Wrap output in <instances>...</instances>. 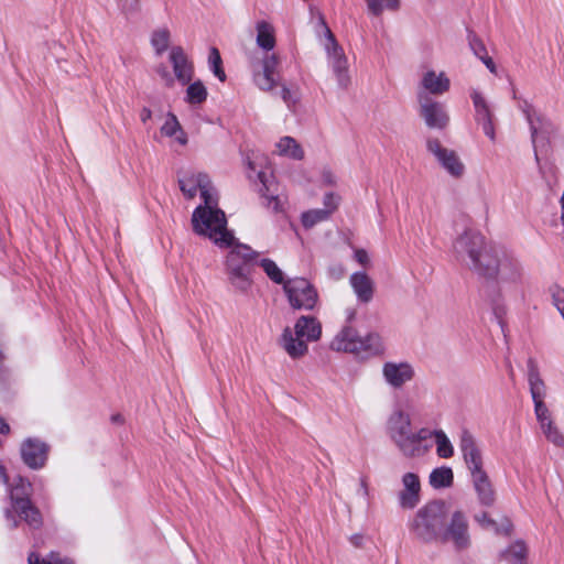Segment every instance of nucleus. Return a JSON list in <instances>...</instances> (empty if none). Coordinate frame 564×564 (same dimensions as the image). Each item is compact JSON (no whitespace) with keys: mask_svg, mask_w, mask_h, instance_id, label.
I'll return each mask as SVG.
<instances>
[{"mask_svg":"<svg viewBox=\"0 0 564 564\" xmlns=\"http://www.w3.org/2000/svg\"><path fill=\"white\" fill-rule=\"evenodd\" d=\"M199 188L204 205L196 207L192 215L193 230L212 239L217 246H229L232 243L234 235L227 229L225 213L217 208V200L212 195V182Z\"/></svg>","mask_w":564,"mask_h":564,"instance_id":"obj_1","label":"nucleus"},{"mask_svg":"<svg viewBox=\"0 0 564 564\" xmlns=\"http://www.w3.org/2000/svg\"><path fill=\"white\" fill-rule=\"evenodd\" d=\"M448 518L449 503L445 500H432L416 511L410 522V531L424 543L440 542Z\"/></svg>","mask_w":564,"mask_h":564,"instance_id":"obj_2","label":"nucleus"},{"mask_svg":"<svg viewBox=\"0 0 564 564\" xmlns=\"http://www.w3.org/2000/svg\"><path fill=\"white\" fill-rule=\"evenodd\" d=\"M226 258V272L230 284L240 293H248L252 286L251 274L254 270L259 252L248 245L235 242Z\"/></svg>","mask_w":564,"mask_h":564,"instance_id":"obj_3","label":"nucleus"},{"mask_svg":"<svg viewBox=\"0 0 564 564\" xmlns=\"http://www.w3.org/2000/svg\"><path fill=\"white\" fill-rule=\"evenodd\" d=\"M322 335V325L314 316H301L294 329L285 327L280 338V345L293 359L303 357L308 348L307 341H316Z\"/></svg>","mask_w":564,"mask_h":564,"instance_id":"obj_4","label":"nucleus"},{"mask_svg":"<svg viewBox=\"0 0 564 564\" xmlns=\"http://www.w3.org/2000/svg\"><path fill=\"white\" fill-rule=\"evenodd\" d=\"M330 349L335 351L350 352L368 356L379 355L383 351L381 337L377 333H368L360 336L358 332L347 325L344 326L330 343Z\"/></svg>","mask_w":564,"mask_h":564,"instance_id":"obj_5","label":"nucleus"},{"mask_svg":"<svg viewBox=\"0 0 564 564\" xmlns=\"http://www.w3.org/2000/svg\"><path fill=\"white\" fill-rule=\"evenodd\" d=\"M520 108L529 123L534 156L535 161L539 163V154L547 153L551 138L555 134L556 129L547 118L538 112L528 101L524 100L520 105Z\"/></svg>","mask_w":564,"mask_h":564,"instance_id":"obj_6","label":"nucleus"},{"mask_svg":"<svg viewBox=\"0 0 564 564\" xmlns=\"http://www.w3.org/2000/svg\"><path fill=\"white\" fill-rule=\"evenodd\" d=\"M290 306L296 311H313L318 303L316 288L305 278L288 279L283 286Z\"/></svg>","mask_w":564,"mask_h":564,"instance_id":"obj_7","label":"nucleus"},{"mask_svg":"<svg viewBox=\"0 0 564 564\" xmlns=\"http://www.w3.org/2000/svg\"><path fill=\"white\" fill-rule=\"evenodd\" d=\"M440 543H452L456 551L466 550L470 545L469 525L466 514L460 510H452L444 524Z\"/></svg>","mask_w":564,"mask_h":564,"instance_id":"obj_8","label":"nucleus"},{"mask_svg":"<svg viewBox=\"0 0 564 564\" xmlns=\"http://www.w3.org/2000/svg\"><path fill=\"white\" fill-rule=\"evenodd\" d=\"M420 115L425 124L431 129H445L449 123V116L445 106L432 99L425 93H419Z\"/></svg>","mask_w":564,"mask_h":564,"instance_id":"obj_9","label":"nucleus"},{"mask_svg":"<svg viewBox=\"0 0 564 564\" xmlns=\"http://www.w3.org/2000/svg\"><path fill=\"white\" fill-rule=\"evenodd\" d=\"M325 33L327 37L325 48L327 52L328 62L338 80V85L343 88H346L349 83L347 58L344 54L343 48L338 45L334 34L332 33L327 25H325Z\"/></svg>","mask_w":564,"mask_h":564,"instance_id":"obj_10","label":"nucleus"},{"mask_svg":"<svg viewBox=\"0 0 564 564\" xmlns=\"http://www.w3.org/2000/svg\"><path fill=\"white\" fill-rule=\"evenodd\" d=\"M426 148L448 174L454 177H460L463 175L465 170L464 164L454 150L444 148L436 138L427 139Z\"/></svg>","mask_w":564,"mask_h":564,"instance_id":"obj_11","label":"nucleus"},{"mask_svg":"<svg viewBox=\"0 0 564 564\" xmlns=\"http://www.w3.org/2000/svg\"><path fill=\"white\" fill-rule=\"evenodd\" d=\"M50 446L36 437L24 440L20 447L23 463L31 469H41L45 466L48 457Z\"/></svg>","mask_w":564,"mask_h":564,"instance_id":"obj_12","label":"nucleus"},{"mask_svg":"<svg viewBox=\"0 0 564 564\" xmlns=\"http://www.w3.org/2000/svg\"><path fill=\"white\" fill-rule=\"evenodd\" d=\"M459 449L470 476L485 471L481 451L478 447L475 437L468 430H463L460 432Z\"/></svg>","mask_w":564,"mask_h":564,"instance_id":"obj_13","label":"nucleus"},{"mask_svg":"<svg viewBox=\"0 0 564 564\" xmlns=\"http://www.w3.org/2000/svg\"><path fill=\"white\" fill-rule=\"evenodd\" d=\"M432 437V431L421 429L417 432H411L401 438L395 446L405 457H417L424 455L431 448L427 440Z\"/></svg>","mask_w":564,"mask_h":564,"instance_id":"obj_14","label":"nucleus"},{"mask_svg":"<svg viewBox=\"0 0 564 564\" xmlns=\"http://www.w3.org/2000/svg\"><path fill=\"white\" fill-rule=\"evenodd\" d=\"M502 254L505 252L494 247L485 246L476 258L477 260L470 265V269L481 276L494 279L498 275Z\"/></svg>","mask_w":564,"mask_h":564,"instance_id":"obj_15","label":"nucleus"},{"mask_svg":"<svg viewBox=\"0 0 564 564\" xmlns=\"http://www.w3.org/2000/svg\"><path fill=\"white\" fill-rule=\"evenodd\" d=\"M280 58L275 53L265 54L262 58V69L256 72L253 80L256 85L263 91H271L280 85L278 80V67Z\"/></svg>","mask_w":564,"mask_h":564,"instance_id":"obj_16","label":"nucleus"},{"mask_svg":"<svg viewBox=\"0 0 564 564\" xmlns=\"http://www.w3.org/2000/svg\"><path fill=\"white\" fill-rule=\"evenodd\" d=\"M485 246L484 237L479 232L466 230L455 240L454 250L459 258L467 256L470 267Z\"/></svg>","mask_w":564,"mask_h":564,"instance_id":"obj_17","label":"nucleus"},{"mask_svg":"<svg viewBox=\"0 0 564 564\" xmlns=\"http://www.w3.org/2000/svg\"><path fill=\"white\" fill-rule=\"evenodd\" d=\"M382 376L390 387L401 389L414 378L415 371L412 365L406 361H387L382 366Z\"/></svg>","mask_w":564,"mask_h":564,"instance_id":"obj_18","label":"nucleus"},{"mask_svg":"<svg viewBox=\"0 0 564 564\" xmlns=\"http://www.w3.org/2000/svg\"><path fill=\"white\" fill-rule=\"evenodd\" d=\"M403 489L399 492V505L402 509H414L420 502L421 484L419 476L406 473L402 477Z\"/></svg>","mask_w":564,"mask_h":564,"instance_id":"obj_19","label":"nucleus"},{"mask_svg":"<svg viewBox=\"0 0 564 564\" xmlns=\"http://www.w3.org/2000/svg\"><path fill=\"white\" fill-rule=\"evenodd\" d=\"M470 98L475 108V119L482 127L484 133L495 140V128L492 123V112L487 100L484 96L476 89H473L470 93Z\"/></svg>","mask_w":564,"mask_h":564,"instance_id":"obj_20","label":"nucleus"},{"mask_svg":"<svg viewBox=\"0 0 564 564\" xmlns=\"http://www.w3.org/2000/svg\"><path fill=\"white\" fill-rule=\"evenodd\" d=\"M170 62L173 66V72L176 79L182 85H187L193 79L194 66L188 59L183 47L173 46L170 52Z\"/></svg>","mask_w":564,"mask_h":564,"instance_id":"obj_21","label":"nucleus"},{"mask_svg":"<svg viewBox=\"0 0 564 564\" xmlns=\"http://www.w3.org/2000/svg\"><path fill=\"white\" fill-rule=\"evenodd\" d=\"M13 509L19 517L30 527L37 529L42 525L40 510L32 503L30 498L13 496Z\"/></svg>","mask_w":564,"mask_h":564,"instance_id":"obj_22","label":"nucleus"},{"mask_svg":"<svg viewBox=\"0 0 564 564\" xmlns=\"http://www.w3.org/2000/svg\"><path fill=\"white\" fill-rule=\"evenodd\" d=\"M387 429L388 434L394 444L413 432L411 429L410 415L401 410L395 411L390 415Z\"/></svg>","mask_w":564,"mask_h":564,"instance_id":"obj_23","label":"nucleus"},{"mask_svg":"<svg viewBox=\"0 0 564 564\" xmlns=\"http://www.w3.org/2000/svg\"><path fill=\"white\" fill-rule=\"evenodd\" d=\"M471 480L480 505L492 506L496 501V492L487 473L471 475Z\"/></svg>","mask_w":564,"mask_h":564,"instance_id":"obj_24","label":"nucleus"},{"mask_svg":"<svg viewBox=\"0 0 564 564\" xmlns=\"http://www.w3.org/2000/svg\"><path fill=\"white\" fill-rule=\"evenodd\" d=\"M350 285L362 303H369L375 293V283L366 272H355L349 278Z\"/></svg>","mask_w":564,"mask_h":564,"instance_id":"obj_25","label":"nucleus"},{"mask_svg":"<svg viewBox=\"0 0 564 564\" xmlns=\"http://www.w3.org/2000/svg\"><path fill=\"white\" fill-rule=\"evenodd\" d=\"M421 86L425 94L438 96L449 90L451 80L444 72L436 74L434 70H427L421 79Z\"/></svg>","mask_w":564,"mask_h":564,"instance_id":"obj_26","label":"nucleus"},{"mask_svg":"<svg viewBox=\"0 0 564 564\" xmlns=\"http://www.w3.org/2000/svg\"><path fill=\"white\" fill-rule=\"evenodd\" d=\"M209 176L206 173H185L182 177L178 178L180 189L184 194V196L188 199H192L196 196L197 189L204 187V184H207V180Z\"/></svg>","mask_w":564,"mask_h":564,"instance_id":"obj_27","label":"nucleus"},{"mask_svg":"<svg viewBox=\"0 0 564 564\" xmlns=\"http://www.w3.org/2000/svg\"><path fill=\"white\" fill-rule=\"evenodd\" d=\"M528 368V381L533 402L544 401L546 388L544 381L540 377L538 367L532 359H529Z\"/></svg>","mask_w":564,"mask_h":564,"instance_id":"obj_28","label":"nucleus"},{"mask_svg":"<svg viewBox=\"0 0 564 564\" xmlns=\"http://www.w3.org/2000/svg\"><path fill=\"white\" fill-rule=\"evenodd\" d=\"M258 178L261 182L259 194L263 198L262 204L272 212L276 213L280 210L279 196L272 191L273 182H269L264 172L258 173Z\"/></svg>","mask_w":564,"mask_h":564,"instance_id":"obj_29","label":"nucleus"},{"mask_svg":"<svg viewBox=\"0 0 564 564\" xmlns=\"http://www.w3.org/2000/svg\"><path fill=\"white\" fill-rule=\"evenodd\" d=\"M521 265L514 258L502 254L499 263V272L502 280L518 282L521 279Z\"/></svg>","mask_w":564,"mask_h":564,"instance_id":"obj_30","label":"nucleus"},{"mask_svg":"<svg viewBox=\"0 0 564 564\" xmlns=\"http://www.w3.org/2000/svg\"><path fill=\"white\" fill-rule=\"evenodd\" d=\"M527 554L528 550L524 542L519 540L500 553V560L508 564H527Z\"/></svg>","mask_w":564,"mask_h":564,"instance_id":"obj_31","label":"nucleus"},{"mask_svg":"<svg viewBox=\"0 0 564 564\" xmlns=\"http://www.w3.org/2000/svg\"><path fill=\"white\" fill-rule=\"evenodd\" d=\"M257 45L264 50L265 52H269L274 48L275 46V36H274V29L273 26L265 22L260 21L257 23Z\"/></svg>","mask_w":564,"mask_h":564,"instance_id":"obj_32","label":"nucleus"},{"mask_svg":"<svg viewBox=\"0 0 564 564\" xmlns=\"http://www.w3.org/2000/svg\"><path fill=\"white\" fill-rule=\"evenodd\" d=\"M276 148L279 154L282 156H288L293 160L304 159V151L302 147L292 137L281 138L280 141L276 143Z\"/></svg>","mask_w":564,"mask_h":564,"instance_id":"obj_33","label":"nucleus"},{"mask_svg":"<svg viewBox=\"0 0 564 564\" xmlns=\"http://www.w3.org/2000/svg\"><path fill=\"white\" fill-rule=\"evenodd\" d=\"M161 132L166 137L176 135V141L182 145H185L187 143V138L184 131L182 130V127L176 116L172 112L167 113L166 120L161 128Z\"/></svg>","mask_w":564,"mask_h":564,"instance_id":"obj_34","label":"nucleus"},{"mask_svg":"<svg viewBox=\"0 0 564 564\" xmlns=\"http://www.w3.org/2000/svg\"><path fill=\"white\" fill-rule=\"evenodd\" d=\"M453 481L454 474L451 467L442 466L430 474V485L435 489L451 487Z\"/></svg>","mask_w":564,"mask_h":564,"instance_id":"obj_35","label":"nucleus"},{"mask_svg":"<svg viewBox=\"0 0 564 564\" xmlns=\"http://www.w3.org/2000/svg\"><path fill=\"white\" fill-rule=\"evenodd\" d=\"M468 42L474 54L479 57L486 67L491 72H496V65L490 56L487 54V48L484 42L474 33H469Z\"/></svg>","mask_w":564,"mask_h":564,"instance_id":"obj_36","label":"nucleus"},{"mask_svg":"<svg viewBox=\"0 0 564 564\" xmlns=\"http://www.w3.org/2000/svg\"><path fill=\"white\" fill-rule=\"evenodd\" d=\"M432 436L435 437L437 455L442 458L452 457L454 448L446 434L442 430H436L432 431Z\"/></svg>","mask_w":564,"mask_h":564,"instance_id":"obj_37","label":"nucleus"},{"mask_svg":"<svg viewBox=\"0 0 564 564\" xmlns=\"http://www.w3.org/2000/svg\"><path fill=\"white\" fill-rule=\"evenodd\" d=\"M207 98V90L200 80L188 85L186 89V101L192 105H199Z\"/></svg>","mask_w":564,"mask_h":564,"instance_id":"obj_38","label":"nucleus"},{"mask_svg":"<svg viewBox=\"0 0 564 564\" xmlns=\"http://www.w3.org/2000/svg\"><path fill=\"white\" fill-rule=\"evenodd\" d=\"M259 264L271 281L276 284H281L282 288L284 286L288 279L284 278L283 272L273 260L262 259Z\"/></svg>","mask_w":564,"mask_h":564,"instance_id":"obj_39","label":"nucleus"},{"mask_svg":"<svg viewBox=\"0 0 564 564\" xmlns=\"http://www.w3.org/2000/svg\"><path fill=\"white\" fill-rule=\"evenodd\" d=\"M170 31L167 29H159L153 32L151 37V44L158 55H162L169 47L170 44Z\"/></svg>","mask_w":564,"mask_h":564,"instance_id":"obj_40","label":"nucleus"},{"mask_svg":"<svg viewBox=\"0 0 564 564\" xmlns=\"http://www.w3.org/2000/svg\"><path fill=\"white\" fill-rule=\"evenodd\" d=\"M329 218V210L323 208L311 209L302 214V225L305 228H312L316 224L327 220Z\"/></svg>","mask_w":564,"mask_h":564,"instance_id":"obj_41","label":"nucleus"},{"mask_svg":"<svg viewBox=\"0 0 564 564\" xmlns=\"http://www.w3.org/2000/svg\"><path fill=\"white\" fill-rule=\"evenodd\" d=\"M208 63L214 75L220 80H226V74L223 68V61L219 51L216 47H210Z\"/></svg>","mask_w":564,"mask_h":564,"instance_id":"obj_42","label":"nucleus"},{"mask_svg":"<svg viewBox=\"0 0 564 564\" xmlns=\"http://www.w3.org/2000/svg\"><path fill=\"white\" fill-rule=\"evenodd\" d=\"M368 11L373 15H380L384 9L397 10L399 0H366Z\"/></svg>","mask_w":564,"mask_h":564,"instance_id":"obj_43","label":"nucleus"},{"mask_svg":"<svg viewBox=\"0 0 564 564\" xmlns=\"http://www.w3.org/2000/svg\"><path fill=\"white\" fill-rule=\"evenodd\" d=\"M541 429L549 442L557 447H564V435L561 433L558 427L554 425L553 422L550 423V425H545Z\"/></svg>","mask_w":564,"mask_h":564,"instance_id":"obj_44","label":"nucleus"},{"mask_svg":"<svg viewBox=\"0 0 564 564\" xmlns=\"http://www.w3.org/2000/svg\"><path fill=\"white\" fill-rule=\"evenodd\" d=\"M534 412L536 415V420L540 423V426L543 427L545 425H550L552 423L551 412L545 405L544 401L534 403Z\"/></svg>","mask_w":564,"mask_h":564,"instance_id":"obj_45","label":"nucleus"},{"mask_svg":"<svg viewBox=\"0 0 564 564\" xmlns=\"http://www.w3.org/2000/svg\"><path fill=\"white\" fill-rule=\"evenodd\" d=\"M31 482L26 479L19 478V482L11 490V500L13 501V496L26 497L29 498L31 491Z\"/></svg>","mask_w":564,"mask_h":564,"instance_id":"obj_46","label":"nucleus"},{"mask_svg":"<svg viewBox=\"0 0 564 564\" xmlns=\"http://www.w3.org/2000/svg\"><path fill=\"white\" fill-rule=\"evenodd\" d=\"M340 197L334 193H327L324 196V210H329V216L337 209Z\"/></svg>","mask_w":564,"mask_h":564,"instance_id":"obj_47","label":"nucleus"},{"mask_svg":"<svg viewBox=\"0 0 564 564\" xmlns=\"http://www.w3.org/2000/svg\"><path fill=\"white\" fill-rule=\"evenodd\" d=\"M119 8L124 14L134 13L140 8V0H119Z\"/></svg>","mask_w":564,"mask_h":564,"instance_id":"obj_48","label":"nucleus"},{"mask_svg":"<svg viewBox=\"0 0 564 564\" xmlns=\"http://www.w3.org/2000/svg\"><path fill=\"white\" fill-rule=\"evenodd\" d=\"M280 86L282 100L286 104L289 108L293 107L297 101V97L285 85Z\"/></svg>","mask_w":564,"mask_h":564,"instance_id":"obj_49","label":"nucleus"},{"mask_svg":"<svg viewBox=\"0 0 564 564\" xmlns=\"http://www.w3.org/2000/svg\"><path fill=\"white\" fill-rule=\"evenodd\" d=\"M156 73L161 76V78L165 82V85L171 87L174 84V78L169 72L167 67L164 65H160L156 68Z\"/></svg>","mask_w":564,"mask_h":564,"instance_id":"obj_50","label":"nucleus"},{"mask_svg":"<svg viewBox=\"0 0 564 564\" xmlns=\"http://www.w3.org/2000/svg\"><path fill=\"white\" fill-rule=\"evenodd\" d=\"M42 564H73V561L66 557H61L58 554L51 553L46 560L42 561Z\"/></svg>","mask_w":564,"mask_h":564,"instance_id":"obj_51","label":"nucleus"},{"mask_svg":"<svg viewBox=\"0 0 564 564\" xmlns=\"http://www.w3.org/2000/svg\"><path fill=\"white\" fill-rule=\"evenodd\" d=\"M355 259L364 267H367L370 263L368 252L365 249H356Z\"/></svg>","mask_w":564,"mask_h":564,"instance_id":"obj_52","label":"nucleus"},{"mask_svg":"<svg viewBox=\"0 0 564 564\" xmlns=\"http://www.w3.org/2000/svg\"><path fill=\"white\" fill-rule=\"evenodd\" d=\"M476 520H477L480 524H482V525H486V527H496V522H495L492 519H490V518L488 517V513H487V512H482V513H480V514H477V516H476Z\"/></svg>","mask_w":564,"mask_h":564,"instance_id":"obj_53","label":"nucleus"},{"mask_svg":"<svg viewBox=\"0 0 564 564\" xmlns=\"http://www.w3.org/2000/svg\"><path fill=\"white\" fill-rule=\"evenodd\" d=\"M323 182L327 185H334L336 183L335 176L330 171L323 172Z\"/></svg>","mask_w":564,"mask_h":564,"instance_id":"obj_54","label":"nucleus"},{"mask_svg":"<svg viewBox=\"0 0 564 564\" xmlns=\"http://www.w3.org/2000/svg\"><path fill=\"white\" fill-rule=\"evenodd\" d=\"M151 117H152V111L149 108L144 107L140 113L141 121L143 123H145L149 119H151Z\"/></svg>","mask_w":564,"mask_h":564,"instance_id":"obj_55","label":"nucleus"},{"mask_svg":"<svg viewBox=\"0 0 564 564\" xmlns=\"http://www.w3.org/2000/svg\"><path fill=\"white\" fill-rule=\"evenodd\" d=\"M359 492L360 495L364 497V498H367L368 495H369V490H368V486H367V481L365 478H361L360 479V489H359Z\"/></svg>","mask_w":564,"mask_h":564,"instance_id":"obj_56","label":"nucleus"},{"mask_svg":"<svg viewBox=\"0 0 564 564\" xmlns=\"http://www.w3.org/2000/svg\"><path fill=\"white\" fill-rule=\"evenodd\" d=\"M6 518L11 521L12 529L18 528L19 521L14 518L13 512L11 510L6 511Z\"/></svg>","mask_w":564,"mask_h":564,"instance_id":"obj_57","label":"nucleus"},{"mask_svg":"<svg viewBox=\"0 0 564 564\" xmlns=\"http://www.w3.org/2000/svg\"><path fill=\"white\" fill-rule=\"evenodd\" d=\"M496 530L497 532H503L506 535H510L512 532V523L507 520L506 524H503L501 529L497 528Z\"/></svg>","mask_w":564,"mask_h":564,"instance_id":"obj_58","label":"nucleus"},{"mask_svg":"<svg viewBox=\"0 0 564 564\" xmlns=\"http://www.w3.org/2000/svg\"><path fill=\"white\" fill-rule=\"evenodd\" d=\"M553 299H554V303H555L556 307H558V303L563 304V302H564V291H557L553 295Z\"/></svg>","mask_w":564,"mask_h":564,"instance_id":"obj_59","label":"nucleus"},{"mask_svg":"<svg viewBox=\"0 0 564 564\" xmlns=\"http://www.w3.org/2000/svg\"><path fill=\"white\" fill-rule=\"evenodd\" d=\"M28 563L29 564H41L40 556L34 552L30 553L29 557H28Z\"/></svg>","mask_w":564,"mask_h":564,"instance_id":"obj_60","label":"nucleus"},{"mask_svg":"<svg viewBox=\"0 0 564 564\" xmlns=\"http://www.w3.org/2000/svg\"><path fill=\"white\" fill-rule=\"evenodd\" d=\"M350 541L351 543L355 545V546H360L361 545V541H362V536L359 535V534H356V535H352L350 538Z\"/></svg>","mask_w":564,"mask_h":564,"instance_id":"obj_61","label":"nucleus"},{"mask_svg":"<svg viewBox=\"0 0 564 564\" xmlns=\"http://www.w3.org/2000/svg\"><path fill=\"white\" fill-rule=\"evenodd\" d=\"M0 476H1L2 480H3V482L7 484L8 482V476H7V473H6V468L2 465H0Z\"/></svg>","mask_w":564,"mask_h":564,"instance_id":"obj_62","label":"nucleus"},{"mask_svg":"<svg viewBox=\"0 0 564 564\" xmlns=\"http://www.w3.org/2000/svg\"><path fill=\"white\" fill-rule=\"evenodd\" d=\"M111 421H112L113 423H122V422H123V417H122V415H121V414H113V415L111 416Z\"/></svg>","mask_w":564,"mask_h":564,"instance_id":"obj_63","label":"nucleus"},{"mask_svg":"<svg viewBox=\"0 0 564 564\" xmlns=\"http://www.w3.org/2000/svg\"><path fill=\"white\" fill-rule=\"evenodd\" d=\"M557 310L560 311V313L562 314L563 318H564V301H563V304H560L558 303V307Z\"/></svg>","mask_w":564,"mask_h":564,"instance_id":"obj_64","label":"nucleus"}]
</instances>
